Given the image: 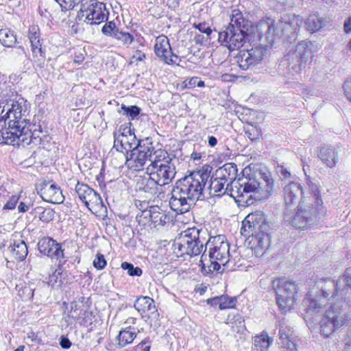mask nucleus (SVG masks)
<instances>
[{"label":"nucleus","instance_id":"nucleus-1","mask_svg":"<svg viewBox=\"0 0 351 351\" xmlns=\"http://www.w3.org/2000/svg\"><path fill=\"white\" fill-rule=\"evenodd\" d=\"M210 178L206 171H194L176 182L169 200L171 208L178 213H184L195 204Z\"/></svg>","mask_w":351,"mask_h":351},{"label":"nucleus","instance_id":"nucleus-2","mask_svg":"<svg viewBox=\"0 0 351 351\" xmlns=\"http://www.w3.org/2000/svg\"><path fill=\"white\" fill-rule=\"evenodd\" d=\"M351 289V267L347 268L343 276L337 281L330 278L317 280L311 289L315 293L308 307H334L343 298L344 291Z\"/></svg>","mask_w":351,"mask_h":351},{"label":"nucleus","instance_id":"nucleus-3","mask_svg":"<svg viewBox=\"0 0 351 351\" xmlns=\"http://www.w3.org/2000/svg\"><path fill=\"white\" fill-rule=\"evenodd\" d=\"M153 158L152 163L146 169L149 178L143 189L145 192L156 194L158 192V186L169 184L174 178L176 171L173 160L167 151L162 149H156Z\"/></svg>","mask_w":351,"mask_h":351},{"label":"nucleus","instance_id":"nucleus-4","mask_svg":"<svg viewBox=\"0 0 351 351\" xmlns=\"http://www.w3.org/2000/svg\"><path fill=\"white\" fill-rule=\"evenodd\" d=\"M250 23L245 20L239 10H233L229 26L218 33L219 41L223 43L230 51L243 46Z\"/></svg>","mask_w":351,"mask_h":351},{"label":"nucleus","instance_id":"nucleus-5","mask_svg":"<svg viewBox=\"0 0 351 351\" xmlns=\"http://www.w3.org/2000/svg\"><path fill=\"white\" fill-rule=\"evenodd\" d=\"M200 231L197 228H188L181 234L174 243V250L178 256L184 254L197 256L204 250V243L199 239Z\"/></svg>","mask_w":351,"mask_h":351},{"label":"nucleus","instance_id":"nucleus-6","mask_svg":"<svg viewBox=\"0 0 351 351\" xmlns=\"http://www.w3.org/2000/svg\"><path fill=\"white\" fill-rule=\"evenodd\" d=\"M276 303L279 307H292L298 299V287L295 282L286 278L273 281Z\"/></svg>","mask_w":351,"mask_h":351},{"label":"nucleus","instance_id":"nucleus-7","mask_svg":"<svg viewBox=\"0 0 351 351\" xmlns=\"http://www.w3.org/2000/svg\"><path fill=\"white\" fill-rule=\"evenodd\" d=\"M152 143L148 140L139 141L138 145L125 157V162L128 168L134 171L143 169L147 161L153 162L156 152Z\"/></svg>","mask_w":351,"mask_h":351},{"label":"nucleus","instance_id":"nucleus-8","mask_svg":"<svg viewBox=\"0 0 351 351\" xmlns=\"http://www.w3.org/2000/svg\"><path fill=\"white\" fill-rule=\"evenodd\" d=\"M78 17L88 25H99L108 19V12L102 2L82 0Z\"/></svg>","mask_w":351,"mask_h":351},{"label":"nucleus","instance_id":"nucleus-9","mask_svg":"<svg viewBox=\"0 0 351 351\" xmlns=\"http://www.w3.org/2000/svg\"><path fill=\"white\" fill-rule=\"evenodd\" d=\"M250 190L253 202L269 197L274 189V179L269 172L260 173L258 177L247 179L245 188Z\"/></svg>","mask_w":351,"mask_h":351},{"label":"nucleus","instance_id":"nucleus-10","mask_svg":"<svg viewBox=\"0 0 351 351\" xmlns=\"http://www.w3.org/2000/svg\"><path fill=\"white\" fill-rule=\"evenodd\" d=\"M114 145L112 149L119 153V157L121 162H124L129 152H132L139 141L136 140L134 133L132 132L130 128L120 126L117 131L114 132Z\"/></svg>","mask_w":351,"mask_h":351},{"label":"nucleus","instance_id":"nucleus-11","mask_svg":"<svg viewBox=\"0 0 351 351\" xmlns=\"http://www.w3.org/2000/svg\"><path fill=\"white\" fill-rule=\"evenodd\" d=\"M208 249V258L216 261L224 265L229 261L230 245L223 234L210 237L206 242L205 250ZM206 252V250H204Z\"/></svg>","mask_w":351,"mask_h":351},{"label":"nucleus","instance_id":"nucleus-12","mask_svg":"<svg viewBox=\"0 0 351 351\" xmlns=\"http://www.w3.org/2000/svg\"><path fill=\"white\" fill-rule=\"evenodd\" d=\"M265 231H269V226L262 211L248 214L242 221L241 234L244 237H250V234Z\"/></svg>","mask_w":351,"mask_h":351},{"label":"nucleus","instance_id":"nucleus-13","mask_svg":"<svg viewBox=\"0 0 351 351\" xmlns=\"http://www.w3.org/2000/svg\"><path fill=\"white\" fill-rule=\"evenodd\" d=\"M266 54V48L263 45H256L250 49L240 50L236 56L239 67L247 70L260 64Z\"/></svg>","mask_w":351,"mask_h":351},{"label":"nucleus","instance_id":"nucleus-14","mask_svg":"<svg viewBox=\"0 0 351 351\" xmlns=\"http://www.w3.org/2000/svg\"><path fill=\"white\" fill-rule=\"evenodd\" d=\"M341 308H329L321 322V333L328 337L334 330L347 323L350 318L341 311Z\"/></svg>","mask_w":351,"mask_h":351},{"label":"nucleus","instance_id":"nucleus-15","mask_svg":"<svg viewBox=\"0 0 351 351\" xmlns=\"http://www.w3.org/2000/svg\"><path fill=\"white\" fill-rule=\"evenodd\" d=\"M26 106L25 101L10 100L8 101L7 111L4 114L8 122L15 123L16 124H26Z\"/></svg>","mask_w":351,"mask_h":351},{"label":"nucleus","instance_id":"nucleus-16","mask_svg":"<svg viewBox=\"0 0 351 351\" xmlns=\"http://www.w3.org/2000/svg\"><path fill=\"white\" fill-rule=\"evenodd\" d=\"M154 51L156 55L167 64H177L178 56L173 54L167 36L161 35L155 40Z\"/></svg>","mask_w":351,"mask_h":351},{"label":"nucleus","instance_id":"nucleus-17","mask_svg":"<svg viewBox=\"0 0 351 351\" xmlns=\"http://www.w3.org/2000/svg\"><path fill=\"white\" fill-rule=\"evenodd\" d=\"M246 185L247 179L243 180L242 183L232 182L231 184H227L224 192L237 201L244 202L250 206L253 204V199L250 190L245 189Z\"/></svg>","mask_w":351,"mask_h":351},{"label":"nucleus","instance_id":"nucleus-18","mask_svg":"<svg viewBox=\"0 0 351 351\" xmlns=\"http://www.w3.org/2000/svg\"><path fill=\"white\" fill-rule=\"evenodd\" d=\"M38 193L44 201L52 204H60L64 199L60 187L51 181L41 183Z\"/></svg>","mask_w":351,"mask_h":351},{"label":"nucleus","instance_id":"nucleus-19","mask_svg":"<svg viewBox=\"0 0 351 351\" xmlns=\"http://www.w3.org/2000/svg\"><path fill=\"white\" fill-rule=\"evenodd\" d=\"M62 246L61 243L49 237H44L38 243V248L40 253L57 261L64 257V250Z\"/></svg>","mask_w":351,"mask_h":351},{"label":"nucleus","instance_id":"nucleus-20","mask_svg":"<svg viewBox=\"0 0 351 351\" xmlns=\"http://www.w3.org/2000/svg\"><path fill=\"white\" fill-rule=\"evenodd\" d=\"M8 128L3 132V138L5 139L4 143L19 145L24 141V138H22V136L25 133V125L12 122H8Z\"/></svg>","mask_w":351,"mask_h":351},{"label":"nucleus","instance_id":"nucleus-21","mask_svg":"<svg viewBox=\"0 0 351 351\" xmlns=\"http://www.w3.org/2000/svg\"><path fill=\"white\" fill-rule=\"evenodd\" d=\"M313 154L329 168L335 167L338 162V152L337 149L332 145L318 147L314 150Z\"/></svg>","mask_w":351,"mask_h":351},{"label":"nucleus","instance_id":"nucleus-22","mask_svg":"<svg viewBox=\"0 0 351 351\" xmlns=\"http://www.w3.org/2000/svg\"><path fill=\"white\" fill-rule=\"evenodd\" d=\"M308 193H311V197L314 199V204L311 210V215L315 214V218L320 219L326 213L325 209L323 206V201L320 195V191L319 186L316 184L310 183L308 181Z\"/></svg>","mask_w":351,"mask_h":351},{"label":"nucleus","instance_id":"nucleus-23","mask_svg":"<svg viewBox=\"0 0 351 351\" xmlns=\"http://www.w3.org/2000/svg\"><path fill=\"white\" fill-rule=\"evenodd\" d=\"M304 193L300 184L298 182H291L284 188V197L287 206H291L296 202L299 195Z\"/></svg>","mask_w":351,"mask_h":351},{"label":"nucleus","instance_id":"nucleus-24","mask_svg":"<svg viewBox=\"0 0 351 351\" xmlns=\"http://www.w3.org/2000/svg\"><path fill=\"white\" fill-rule=\"evenodd\" d=\"M280 338L278 343L289 351H296V345L293 341V330L289 326H280L279 329Z\"/></svg>","mask_w":351,"mask_h":351},{"label":"nucleus","instance_id":"nucleus-25","mask_svg":"<svg viewBox=\"0 0 351 351\" xmlns=\"http://www.w3.org/2000/svg\"><path fill=\"white\" fill-rule=\"evenodd\" d=\"M253 239V247L256 254H263L269 246L270 237L269 231L250 234Z\"/></svg>","mask_w":351,"mask_h":351},{"label":"nucleus","instance_id":"nucleus-26","mask_svg":"<svg viewBox=\"0 0 351 351\" xmlns=\"http://www.w3.org/2000/svg\"><path fill=\"white\" fill-rule=\"evenodd\" d=\"M229 183L223 178H219V176H213L209 181L208 189L209 190V194L213 196H221V195L226 194L224 192L226 189L225 185L227 186V184Z\"/></svg>","mask_w":351,"mask_h":351},{"label":"nucleus","instance_id":"nucleus-27","mask_svg":"<svg viewBox=\"0 0 351 351\" xmlns=\"http://www.w3.org/2000/svg\"><path fill=\"white\" fill-rule=\"evenodd\" d=\"M291 225L295 228L303 229L307 226V211L305 201L302 199L298 208V211L293 219Z\"/></svg>","mask_w":351,"mask_h":351},{"label":"nucleus","instance_id":"nucleus-28","mask_svg":"<svg viewBox=\"0 0 351 351\" xmlns=\"http://www.w3.org/2000/svg\"><path fill=\"white\" fill-rule=\"evenodd\" d=\"M29 40L31 43L32 51L35 56H42V47L40 40V31L38 26L32 25L29 28Z\"/></svg>","mask_w":351,"mask_h":351},{"label":"nucleus","instance_id":"nucleus-29","mask_svg":"<svg viewBox=\"0 0 351 351\" xmlns=\"http://www.w3.org/2000/svg\"><path fill=\"white\" fill-rule=\"evenodd\" d=\"M237 172V169L236 165L227 163L216 171V176H219V178H223L229 184H231L236 178Z\"/></svg>","mask_w":351,"mask_h":351},{"label":"nucleus","instance_id":"nucleus-30","mask_svg":"<svg viewBox=\"0 0 351 351\" xmlns=\"http://www.w3.org/2000/svg\"><path fill=\"white\" fill-rule=\"evenodd\" d=\"M221 265L222 263L220 262L215 260L210 261V258L207 259V255L205 254V251L199 261V265L202 266V272L204 274H213L214 271H219Z\"/></svg>","mask_w":351,"mask_h":351},{"label":"nucleus","instance_id":"nucleus-31","mask_svg":"<svg viewBox=\"0 0 351 351\" xmlns=\"http://www.w3.org/2000/svg\"><path fill=\"white\" fill-rule=\"evenodd\" d=\"M137 333L136 328L131 326L127 327L123 330L119 331L117 337L118 344L120 347L123 348L128 344L133 342L136 337Z\"/></svg>","mask_w":351,"mask_h":351},{"label":"nucleus","instance_id":"nucleus-32","mask_svg":"<svg viewBox=\"0 0 351 351\" xmlns=\"http://www.w3.org/2000/svg\"><path fill=\"white\" fill-rule=\"evenodd\" d=\"M237 298H229L228 295H221L208 299L206 302L212 306L218 307H235Z\"/></svg>","mask_w":351,"mask_h":351},{"label":"nucleus","instance_id":"nucleus-33","mask_svg":"<svg viewBox=\"0 0 351 351\" xmlns=\"http://www.w3.org/2000/svg\"><path fill=\"white\" fill-rule=\"evenodd\" d=\"M9 250L12 256L18 261H23L28 253L27 247L23 241H21L18 243L10 245Z\"/></svg>","mask_w":351,"mask_h":351},{"label":"nucleus","instance_id":"nucleus-34","mask_svg":"<svg viewBox=\"0 0 351 351\" xmlns=\"http://www.w3.org/2000/svg\"><path fill=\"white\" fill-rule=\"evenodd\" d=\"M227 324L231 325L234 332H243L245 330L244 319L239 314H229L227 317Z\"/></svg>","mask_w":351,"mask_h":351},{"label":"nucleus","instance_id":"nucleus-35","mask_svg":"<svg viewBox=\"0 0 351 351\" xmlns=\"http://www.w3.org/2000/svg\"><path fill=\"white\" fill-rule=\"evenodd\" d=\"M84 204L93 213H99L104 208L102 199L100 195L95 191L93 193V195L89 197L87 202Z\"/></svg>","mask_w":351,"mask_h":351},{"label":"nucleus","instance_id":"nucleus-36","mask_svg":"<svg viewBox=\"0 0 351 351\" xmlns=\"http://www.w3.org/2000/svg\"><path fill=\"white\" fill-rule=\"evenodd\" d=\"M168 219V216L159 206H155V207H154L149 222L154 224L155 227L163 226L167 223Z\"/></svg>","mask_w":351,"mask_h":351},{"label":"nucleus","instance_id":"nucleus-37","mask_svg":"<svg viewBox=\"0 0 351 351\" xmlns=\"http://www.w3.org/2000/svg\"><path fill=\"white\" fill-rule=\"evenodd\" d=\"M16 38L14 33L8 28L0 29V43L5 47H11L16 43Z\"/></svg>","mask_w":351,"mask_h":351},{"label":"nucleus","instance_id":"nucleus-38","mask_svg":"<svg viewBox=\"0 0 351 351\" xmlns=\"http://www.w3.org/2000/svg\"><path fill=\"white\" fill-rule=\"evenodd\" d=\"M75 192L79 199L83 202H87L90 195H93L95 191L89 187L87 184L77 182L75 186Z\"/></svg>","mask_w":351,"mask_h":351},{"label":"nucleus","instance_id":"nucleus-39","mask_svg":"<svg viewBox=\"0 0 351 351\" xmlns=\"http://www.w3.org/2000/svg\"><path fill=\"white\" fill-rule=\"evenodd\" d=\"M325 25V19L320 17L317 14H312L308 16V32H317Z\"/></svg>","mask_w":351,"mask_h":351},{"label":"nucleus","instance_id":"nucleus-40","mask_svg":"<svg viewBox=\"0 0 351 351\" xmlns=\"http://www.w3.org/2000/svg\"><path fill=\"white\" fill-rule=\"evenodd\" d=\"M270 343V338L267 335L262 334L256 336L254 338V350L268 351Z\"/></svg>","mask_w":351,"mask_h":351},{"label":"nucleus","instance_id":"nucleus-41","mask_svg":"<svg viewBox=\"0 0 351 351\" xmlns=\"http://www.w3.org/2000/svg\"><path fill=\"white\" fill-rule=\"evenodd\" d=\"M145 322H149L152 324L153 322L157 321L159 318V313L157 308H136Z\"/></svg>","mask_w":351,"mask_h":351},{"label":"nucleus","instance_id":"nucleus-42","mask_svg":"<svg viewBox=\"0 0 351 351\" xmlns=\"http://www.w3.org/2000/svg\"><path fill=\"white\" fill-rule=\"evenodd\" d=\"M35 212L39 215V219L44 222H49L54 217V211L49 208L38 206L35 208Z\"/></svg>","mask_w":351,"mask_h":351},{"label":"nucleus","instance_id":"nucleus-43","mask_svg":"<svg viewBox=\"0 0 351 351\" xmlns=\"http://www.w3.org/2000/svg\"><path fill=\"white\" fill-rule=\"evenodd\" d=\"M18 295L23 300H29L33 298L34 289L31 285H16Z\"/></svg>","mask_w":351,"mask_h":351},{"label":"nucleus","instance_id":"nucleus-44","mask_svg":"<svg viewBox=\"0 0 351 351\" xmlns=\"http://www.w3.org/2000/svg\"><path fill=\"white\" fill-rule=\"evenodd\" d=\"M8 197L6 203L3 205L2 210H13L15 208L17 202L19 200L20 196L19 195H10L9 193L6 191H3V193Z\"/></svg>","mask_w":351,"mask_h":351},{"label":"nucleus","instance_id":"nucleus-45","mask_svg":"<svg viewBox=\"0 0 351 351\" xmlns=\"http://www.w3.org/2000/svg\"><path fill=\"white\" fill-rule=\"evenodd\" d=\"M114 38L126 46L130 45L134 40V37L130 34L119 30L116 31Z\"/></svg>","mask_w":351,"mask_h":351},{"label":"nucleus","instance_id":"nucleus-46","mask_svg":"<svg viewBox=\"0 0 351 351\" xmlns=\"http://www.w3.org/2000/svg\"><path fill=\"white\" fill-rule=\"evenodd\" d=\"M94 317L93 312L89 311L88 308H83L82 315L80 324L86 327L92 325L93 319Z\"/></svg>","mask_w":351,"mask_h":351},{"label":"nucleus","instance_id":"nucleus-47","mask_svg":"<svg viewBox=\"0 0 351 351\" xmlns=\"http://www.w3.org/2000/svg\"><path fill=\"white\" fill-rule=\"evenodd\" d=\"M47 284L53 288H60L62 286V277L59 271H55L49 277Z\"/></svg>","mask_w":351,"mask_h":351},{"label":"nucleus","instance_id":"nucleus-48","mask_svg":"<svg viewBox=\"0 0 351 351\" xmlns=\"http://www.w3.org/2000/svg\"><path fill=\"white\" fill-rule=\"evenodd\" d=\"M121 268L128 271V274L131 276H140L142 274V269L138 267H134L131 263L123 262L121 263Z\"/></svg>","mask_w":351,"mask_h":351},{"label":"nucleus","instance_id":"nucleus-49","mask_svg":"<svg viewBox=\"0 0 351 351\" xmlns=\"http://www.w3.org/2000/svg\"><path fill=\"white\" fill-rule=\"evenodd\" d=\"M138 305L139 307H155L154 300L148 296H141L137 298L134 307Z\"/></svg>","mask_w":351,"mask_h":351},{"label":"nucleus","instance_id":"nucleus-50","mask_svg":"<svg viewBox=\"0 0 351 351\" xmlns=\"http://www.w3.org/2000/svg\"><path fill=\"white\" fill-rule=\"evenodd\" d=\"M185 86L188 88H193L195 86L203 87L204 86V82L201 80L198 77H193L184 81Z\"/></svg>","mask_w":351,"mask_h":351},{"label":"nucleus","instance_id":"nucleus-51","mask_svg":"<svg viewBox=\"0 0 351 351\" xmlns=\"http://www.w3.org/2000/svg\"><path fill=\"white\" fill-rule=\"evenodd\" d=\"M245 132L248 138H250L252 141L258 139L261 136L260 130L256 127L253 125L246 128Z\"/></svg>","mask_w":351,"mask_h":351},{"label":"nucleus","instance_id":"nucleus-52","mask_svg":"<svg viewBox=\"0 0 351 351\" xmlns=\"http://www.w3.org/2000/svg\"><path fill=\"white\" fill-rule=\"evenodd\" d=\"M154 207H155V206H150L149 208L142 210L141 214L138 215V217H139V221L144 223H149L151 219L152 211L154 210Z\"/></svg>","mask_w":351,"mask_h":351},{"label":"nucleus","instance_id":"nucleus-53","mask_svg":"<svg viewBox=\"0 0 351 351\" xmlns=\"http://www.w3.org/2000/svg\"><path fill=\"white\" fill-rule=\"evenodd\" d=\"M119 29L116 27V25L114 22H109L105 24L102 27V32L106 35H109L114 37V33Z\"/></svg>","mask_w":351,"mask_h":351},{"label":"nucleus","instance_id":"nucleus-54","mask_svg":"<svg viewBox=\"0 0 351 351\" xmlns=\"http://www.w3.org/2000/svg\"><path fill=\"white\" fill-rule=\"evenodd\" d=\"M121 108L132 119H134L135 117H136L140 112V109L136 106L126 107L125 106L122 105Z\"/></svg>","mask_w":351,"mask_h":351},{"label":"nucleus","instance_id":"nucleus-55","mask_svg":"<svg viewBox=\"0 0 351 351\" xmlns=\"http://www.w3.org/2000/svg\"><path fill=\"white\" fill-rule=\"evenodd\" d=\"M93 264L97 269H104L106 265V261L104 255L100 253H97Z\"/></svg>","mask_w":351,"mask_h":351},{"label":"nucleus","instance_id":"nucleus-56","mask_svg":"<svg viewBox=\"0 0 351 351\" xmlns=\"http://www.w3.org/2000/svg\"><path fill=\"white\" fill-rule=\"evenodd\" d=\"M82 0H60L59 1L62 8L65 10H73Z\"/></svg>","mask_w":351,"mask_h":351},{"label":"nucleus","instance_id":"nucleus-57","mask_svg":"<svg viewBox=\"0 0 351 351\" xmlns=\"http://www.w3.org/2000/svg\"><path fill=\"white\" fill-rule=\"evenodd\" d=\"M83 308H71L68 312V317L73 319L78 320L79 322L81 320Z\"/></svg>","mask_w":351,"mask_h":351},{"label":"nucleus","instance_id":"nucleus-58","mask_svg":"<svg viewBox=\"0 0 351 351\" xmlns=\"http://www.w3.org/2000/svg\"><path fill=\"white\" fill-rule=\"evenodd\" d=\"M86 52L84 49L79 48L77 49L75 53L74 62L77 64L82 63L85 58Z\"/></svg>","mask_w":351,"mask_h":351},{"label":"nucleus","instance_id":"nucleus-59","mask_svg":"<svg viewBox=\"0 0 351 351\" xmlns=\"http://www.w3.org/2000/svg\"><path fill=\"white\" fill-rule=\"evenodd\" d=\"M343 88L346 98L351 102V77L344 82Z\"/></svg>","mask_w":351,"mask_h":351},{"label":"nucleus","instance_id":"nucleus-60","mask_svg":"<svg viewBox=\"0 0 351 351\" xmlns=\"http://www.w3.org/2000/svg\"><path fill=\"white\" fill-rule=\"evenodd\" d=\"M278 173L280 178L283 180H288L291 177V173L283 166L279 167L278 169Z\"/></svg>","mask_w":351,"mask_h":351},{"label":"nucleus","instance_id":"nucleus-61","mask_svg":"<svg viewBox=\"0 0 351 351\" xmlns=\"http://www.w3.org/2000/svg\"><path fill=\"white\" fill-rule=\"evenodd\" d=\"M199 32L206 34L208 36L212 33L211 28L205 23H199L196 25Z\"/></svg>","mask_w":351,"mask_h":351},{"label":"nucleus","instance_id":"nucleus-62","mask_svg":"<svg viewBox=\"0 0 351 351\" xmlns=\"http://www.w3.org/2000/svg\"><path fill=\"white\" fill-rule=\"evenodd\" d=\"M145 58V55L144 53H142L141 51H136L135 53L132 57L131 62L141 61Z\"/></svg>","mask_w":351,"mask_h":351},{"label":"nucleus","instance_id":"nucleus-63","mask_svg":"<svg viewBox=\"0 0 351 351\" xmlns=\"http://www.w3.org/2000/svg\"><path fill=\"white\" fill-rule=\"evenodd\" d=\"M60 345L62 348L68 349L71 346V342L68 338L62 336L60 339Z\"/></svg>","mask_w":351,"mask_h":351},{"label":"nucleus","instance_id":"nucleus-64","mask_svg":"<svg viewBox=\"0 0 351 351\" xmlns=\"http://www.w3.org/2000/svg\"><path fill=\"white\" fill-rule=\"evenodd\" d=\"M343 30L347 34L351 33V16H349L344 21Z\"/></svg>","mask_w":351,"mask_h":351}]
</instances>
